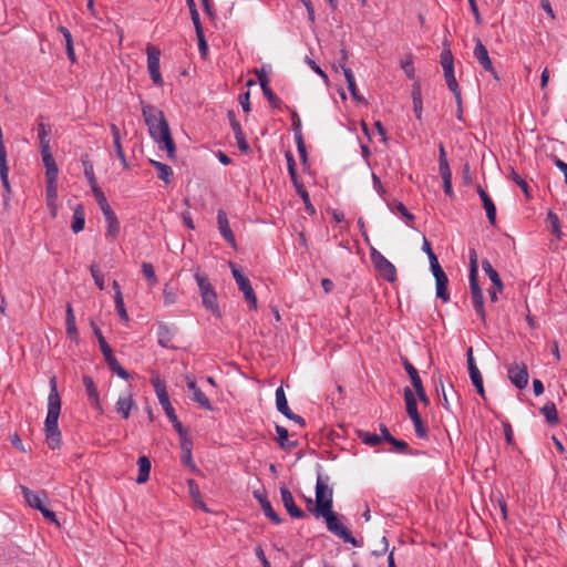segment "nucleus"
Masks as SVG:
<instances>
[{"label": "nucleus", "instance_id": "nucleus-48", "mask_svg": "<svg viewBox=\"0 0 567 567\" xmlns=\"http://www.w3.org/2000/svg\"><path fill=\"white\" fill-rule=\"evenodd\" d=\"M388 206L392 212L401 214L405 219H414V216L406 209V207L401 202L389 203Z\"/></svg>", "mask_w": 567, "mask_h": 567}, {"label": "nucleus", "instance_id": "nucleus-17", "mask_svg": "<svg viewBox=\"0 0 567 567\" xmlns=\"http://www.w3.org/2000/svg\"><path fill=\"white\" fill-rule=\"evenodd\" d=\"M102 213L107 224L106 237L115 238L120 233V223L115 213L111 207Z\"/></svg>", "mask_w": 567, "mask_h": 567}, {"label": "nucleus", "instance_id": "nucleus-41", "mask_svg": "<svg viewBox=\"0 0 567 567\" xmlns=\"http://www.w3.org/2000/svg\"><path fill=\"white\" fill-rule=\"evenodd\" d=\"M509 177L514 183L517 184V186L520 187L526 198L529 199L532 195L527 182L520 175H518L513 168L511 169Z\"/></svg>", "mask_w": 567, "mask_h": 567}, {"label": "nucleus", "instance_id": "nucleus-26", "mask_svg": "<svg viewBox=\"0 0 567 567\" xmlns=\"http://www.w3.org/2000/svg\"><path fill=\"white\" fill-rule=\"evenodd\" d=\"M150 163L157 171V176L159 179H162L165 184L172 183L173 169L171 166L154 159H151Z\"/></svg>", "mask_w": 567, "mask_h": 567}, {"label": "nucleus", "instance_id": "nucleus-52", "mask_svg": "<svg viewBox=\"0 0 567 567\" xmlns=\"http://www.w3.org/2000/svg\"><path fill=\"white\" fill-rule=\"evenodd\" d=\"M114 301L120 318L124 321H128V315L124 306L123 295L117 293V297H115Z\"/></svg>", "mask_w": 567, "mask_h": 567}, {"label": "nucleus", "instance_id": "nucleus-36", "mask_svg": "<svg viewBox=\"0 0 567 567\" xmlns=\"http://www.w3.org/2000/svg\"><path fill=\"white\" fill-rule=\"evenodd\" d=\"M109 369L117 374L120 378L127 380L130 379V373L120 364L118 360L115 358V355L111 357L110 359L105 360Z\"/></svg>", "mask_w": 567, "mask_h": 567}, {"label": "nucleus", "instance_id": "nucleus-11", "mask_svg": "<svg viewBox=\"0 0 567 567\" xmlns=\"http://www.w3.org/2000/svg\"><path fill=\"white\" fill-rule=\"evenodd\" d=\"M252 494H254V497L259 502L260 507H261L264 514L274 524H280L281 523V518L279 517V515L272 508L270 502L267 498V495L264 492L259 491V489L254 491Z\"/></svg>", "mask_w": 567, "mask_h": 567}, {"label": "nucleus", "instance_id": "nucleus-16", "mask_svg": "<svg viewBox=\"0 0 567 567\" xmlns=\"http://www.w3.org/2000/svg\"><path fill=\"white\" fill-rule=\"evenodd\" d=\"M474 56L485 71H492V61L488 51L480 39H477L475 43Z\"/></svg>", "mask_w": 567, "mask_h": 567}, {"label": "nucleus", "instance_id": "nucleus-55", "mask_svg": "<svg viewBox=\"0 0 567 567\" xmlns=\"http://www.w3.org/2000/svg\"><path fill=\"white\" fill-rule=\"evenodd\" d=\"M163 299H164V303L166 306L175 303V301L177 299L176 290L168 287V285H166L163 290Z\"/></svg>", "mask_w": 567, "mask_h": 567}, {"label": "nucleus", "instance_id": "nucleus-38", "mask_svg": "<svg viewBox=\"0 0 567 567\" xmlns=\"http://www.w3.org/2000/svg\"><path fill=\"white\" fill-rule=\"evenodd\" d=\"M82 164H83V167H84V175H85L90 186L92 187V186L97 185L96 178H95V175H94V171H93V164L89 159L87 155L82 156Z\"/></svg>", "mask_w": 567, "mask_h": 567}, {"label": "nucleus", "instance_id": "nucleus-60", "mask_svg": "<svg viewBox=\"0 0 567 567\" xmlns=\"http://www.w3.org/2000/svg\"><path fill=\"white\" fill-rule=\"evenodd\" d=\"M45 169H47L45 171L47 183L48 182L58 183L59 168H58L56 163L52 166L51 165L47 166Z\"/></svg>", "mask_w": 567, "mask_h": 567}, {"label": "nucleus", "instance_id": "nucleus-43", "mask_svg": "<svg viewBox=\"0 0 567 567\" xmlns=\"http://www.w3.org/2000/svg\"><path fill=\"white\" fill-rule=\"evenodd\" d=\"M470 378L472 380V383L476 388L477 393L485 399V390L483 385V378L478 369H475L473 372L470 373Z\"/></svg>", "mask_w": 567, "mask_h": 567}, {"label": "nucleus", "instance_id": "nucleus-20", "mask_svg": "<svg viewBox=\"0 0 567 567\" xmlns=\"http://www.w3.org/2000/svg\"><path fill=\"white\" fill-rule=\"evenodd\" d=\"M134 406L135 403L131 393L120 396L115 403L116 412L125 420L130 417L131 411Z\"/></svg>", "mask_w": 567, "mask_h": 567}, {"label": "nucleus", "instance_id": "nucleus-64", "mask_svg": "<svg viewBox=\"0 0 567 567\" xmlns=\"http://www.w3.org/2000/svg\"><path fill=\"white\" fill-rule=\"evenodd\" d=\"M427 257H429L430 267H431V270H432V272H433V274H435V272H439V271H442V270H443V269H442V267H441V265L439 264L437 257H436V255L434 254V251H433V252H431V254H429V255H427Z\"/></svg>", "mask_w": 567, "mask_h": 567}, {"label": "nucleus", "instance_id": "nucleus-24", "mask_svg": "<svg viewBox=\"0 0 567 567\" xmlns=\"http://www.w3.org/2000/svg\"><path fill=\"white\" fill-rule=\"evenodd\" d=\"M202 296V300H203V305L205 306V308L209 311H212L215 316L219 317L220 316V310H219V307H218V303H217V295L214 291H203V293H200Z\"/></svg>", "mask_w": 567, "mask_h": 567}, {"label": "nucleus", "instance_id": "nucleus-3", "mask_svg": "<svg viewBox=\"0 0 567 567\" xmlns=\"http://www.w3.org/2000/svg\"><path fill=\"white\" fill-rule=\"evenodd\" d=\"M50 393L48 396V414L44 421L47 442L50 449L56 450L61 445V432L58 421L61 413V398L58 392L56 378L50 379Z\"/></svg>", "mask_w": 567, "mask_h": 567}, {"label": "nucleus", "instance_id": "nucleus-62", "mask_svg": "<svg viewBox=\"0 0 567 567\" xmlns=\"http://www.w3.org/2000/svg\"><path fill=\"white\" fill-rule=\"evenodd\" d=\"M470 289L471 295H477L483 292L478 285L477 274H470Z\"/></svg>", "mask_w": 567, "mask_h": 567}, {"label": "nucleus", "instance_id": "nucleus-1", "mask_svg": "<svg viewBox=\"0 0 567 567\" xmlns=\"http://www.w3.org/2000/svg\"><path fill=\"white\" fill-rule=\"evenodd\" d=\"M329 476L318 475L316 482V505L309 511L316 517H323L327 529L341 538L344 543L359 547L360 543L352 536L350 530L340 522L337 513L333 512V491L328 485Z\"/></svg>", "mask_w": 567, "mask_h": 567}, {"label": "nucleus", "instance_id": "nucleus-31", "mask_svg": "<svg viewBox=\"0 0 567 567\" xmlns=\"http://www.w3.org/2000/svg\"><path fill=\"white\" fill-rule=\"evenodd\" d=\"M84 225H85L84 208L82 205H78L73 212L71 228L75 234H78L81 230H83Z\"/></svg>", "mask_w": 567, "mask_h": 567}, {"label": "nucleus", "instance_id": "nucleus-25", "mask_svg": "<svg viewBox=\"0 0 567 567\" xmlns=\"http://www.w3.org/2000/svg\"><path fill=\"white\" fill-rule=\"evenodd\" d=\"M189 391L193 394V401H195L200 408H203L207 411L213 410V405H212L209 399L197 386V383H192Z\"/></svg>", "mask_w": 567, "mask_h": 567}, {"label": "nucleus", "instance_id": "nucleus-4", "mask_svg": "<svg viewBox=\"0 0 567 567\" xmlns=\"http://www.w3.org/2000/svg\"><path fill=\"white\" fill-rule=\"evenodd\" d=\"M151 382L155 389V392H156V395H157V399H158L161 405L163 406L169 421L173 423L176 432H182V429H184V427H183L182 423L179 422V420L177 419V415L175 414V411L169 402L165 382L163 380H161L158 375L153 377L151 379Z\"/></svg>", "mask_w": 567, "mask_h": 567}, {"label": "nucleus", "instance_id": "nucleus-35", "mask_svg": "<svg viewBox=\"0 0 567 567\" xmlns=\"http://www.w3.org/2000/svg\"><path fill=\"white\" fill-rule=\"evenodd\" d=\"M276 406L277 410L285 416L288 415L289 412H291L282 386H279L276 390Z\"/></svg>", "mask_w": 567, "mask_h": 567}, {"label": "nucleus", "instance_id": "nucleus-33", "mask_svg": "<svg viewBox=\"0 0 567 567\" xmlns=\"http://www.w3.org/2000/svg\"><path fill=\"white\" fill-rule=\"evenodd\" d=\"M59 31L62 33V35L65 40V49H66L68 58L70 59V61L72 63H74L76 61V58H75V52H74V48H73L72 34L65 27H62V25L59 27Z\"/></svg>", "mask_w": 567, "mask_h": 567}, {"label": "nucleus", "instance_id": "nucleus-47", "mask_svg": "<svg viewBox=\"0 0 567 567\" xmlns=\"http://www.w3.org/2000/svg\"><path fill=\"white\" fill-rule=\"evenodd\" d=\"M286 159H287L288 172H289V176L291 178V182H292L293 185H297V184H299V181H298V175H297V169H296V162H295L293 155L290 152H287L286 153Z\"/></svg>", "mask_w": 567, "mask_h": 567}, {"label": "nucleus", "instance_id": "nucleus-54", "mask_svg": "<svg viewBox=\"0 0 567 567\" xmlns=\"http://www.w3.org/2000/svg\"><path fill=\"white\" fill-rule=\"evenodd\" d=\"M91 275L95 281V285L99 287L100 290L104 289V277L100 272V269L96 264H92L90 267Z\"/></svg>", "mask_w": 567, "mask_h": 567}, {"label": "nucleus", "instance_id": "nucleus-50", "mask_svg": "<svg viewBox=\"0 0 567 567\" xmlns=\"http://www.w3.org/2000/svg\"><path fill=\"white\" fill-rule=\"evenodd\" d=\"M142 272L148 280L150 285L154 286L157 282V277L155 275V270L152 264L143 262Z\"/></svg>", "mask_w": 567, "mask_h": 567}, {"label": "nucleus", "instance_id": "nucleus-53", "mask_svg": "<svg viewBox=\"0 0 567 567\" xmlns=\"http://www.w3.org/2000/svg\"><path fill=\"white\" fill-rule=\"evenodd\" d=\"M45 199L49 202H58V183L48 182L45 187Z\"/></svg>", "mask_w": 567, "mask_h": 567}, {"label": "nucleus", "instance_id": "nucleus-5", "mask_svg": "<svg viewBox=\"0 0 567 567\" xmlns=\"http://www.w3.org/2000/svg\"><path fill=\"white\" fill-rule=\"evenodd\" d=\"M371 261L380 276L389 282L396 280V268L374 247H370Z\"/></svg>", "mask_w": 567, "mask_h": 567}, {"label": "nucleus", "instance_id": "nucleus-9", "mask_svg": "<svg viewBox=\"0 0 567 567\" xmlns=\"http://www.w3.org/2000/svg\"><path fill=\"white\" fill-rule=\"evenodd\" d=\"M280 495L284 507L292 518L300 519L306 516L305 512L296 505L291 492L286 486L280 487Z\"/></svg>", "mask_w": 567, "mask_h": 567}, {"label": "nucleus", "instance_id": "nucleus-40", "mask_svg": "<svg viewBox=\"0 0 567 567\" xmlns=\"http://www.w3.org/2000/svg\"><path fill=\"white\" fill-rule=\"evenodd\" d=\"M547 220L550 223L551 226V233L556 236V238L559 240L563 236L561 233V226L558 216L549 210L547 213Z\"/></svg>", "mask_w": 567, "mask_h": 567}, {"label": "nucleus", "instance_id": "nucleus-32", "mask_svg": "<svg viewBox=\"0 0 567 567\" xmlns=\"http://www.w3.org/2000/svg\"><path fill=\"white\" fill-rule=\"evenodd\" d=\"M158 343L163 348H168L173 339V331L166 324H158L157 327Z\"/></svg>", "mask_w": 567, "mask_h": 567}, {"label": "nucleus", "instance_id": "nucleus-8", "mask_svg": "<svg viewBox=\"0 0 567 567\" xmlns=\"http://www.w3.org/2000/svg\"><path fill=\"white\" fill-rule=\"evenodd\" d=\"M508 378L511 382L518 389H524L528 383V371L525 364L514 363L508 368Z\"/></svg>", "mask_w": 567, "mask_h": 567}, {"label": "nucleus", "instance_id": "nucleus-14", "mask_svg": "<svg viewBox=\"0 0 567 567\" xmlns=\"http://www.w3.org/2000/svg\"><path fill=\"white\" fill-rule=\"evenodd\" d=\"M0 179L6 192L3 196V206L8 208L11 195V186L9 183V166L7 163V156L0 157Z\"/></svg>", "mask_w": 567, "mask_h": 567}, {"label": "nucleus", "instance_id": "nucleus-28", "mask_svg": "<svg viewBox=\"0 0 567 567\" xmlns=\"http://www.w3.org/2000/svg\"><path fill=\"white\" fill-rule=\"evenodd\" d=\"M404 401L406 405V413L411 419L420 415L417 411L416 398L409 386L404 389Z\"/></svg>", "mask_w": 567, "mask_h": 567}, {"label": "nucleus", "instance_id": "nucleus-44", "mask_svg": "<svg viewBox=\"0 0 567 567\" xmlns=\"http://www.w3.org/2000/svg\"><path fill=\"white\" fill-rule=\"evenodd\" d=\"M298 195H300V197L302 198L303 203H305V206H306V209L310 213V214H315L316 213V209L315 207L312 206L311 202H310V198H309V194L308 192L306 190V188L303 187V185L301 183L297 184V185H293Z\"/></svg>", "mask_w": 567, "mask_h": 567}, {"label": "nucleus", "instance_id": "nucleus-56", "mask_svg": "<svg viewBox=\"0 0 567 567\" xmlns=\"http://www.w3.org/2000/svg\"><path fill=\"white\" fill-rule=\"evenodd\" d=\"M195 279L199 287L200 293H203V291H214V288L212 287L207 277L202 276L200 274H196Z\"/></svg>", "mask_w": 567, "mask_h": 567}, {"label": "nucleus", "instance_id": "nucleus-30", "mask_svg": "<svg viewBox=\"0 0 567 567\" xmlns=\"http://www.w3.org/2000/svg\"><path fill=\"white\" fill-rule=\"evenodd\" d=\"M187 485H188V491H189V494H190L194 503L200 509H203L204 512L208 513L209 509L207 508L206 504L203 502L202 494H200V491H199V487H198L197 483L194 480L190 478V480L187 481Z\"/></svg>", "mask_w": 567, "mask_h": 567}, {"label": "nucleus", "instance_id": "nucleus-58", "mask_svg": "<svg viewBox=\"0 0 567 567\" xmlns=\"http://www.w3.org/2000/svg\"><path fill=\"white\" fill-rule=\"evenodd\" d=\"M444 78H445L447 87L450 89L451 92H455L456 90H460L457 81H456L455 75H454V70L453 71H445L444 72Z\"/></svg>", "mask_w": 567, "mask_h": 567}, {"label": "nucleus", "instance_id": "nucleus-27", "mask_svg": "<svg viewBox=\"0 0 567 567\" xmlns=\"http://www.w3.org/2000/svg\"><path fill=\"white\" fill-rule=\"evenodd\" d=\"M276 432L278 434L277 442L282 450L291 451L297 446V441L288 440V430L286 427L276 425Z\"/></svg>", "mask_w": 567, "mask_h": 567}, {"label": "nucleus", "instance_id": "nucleus-12", "mask_svg": "<svg viewBox=\"0 0 567 567\" xmlns=\"http://www.w3.org/2000/svg\"><path fill=\"white\" fill-rule=\"evenodd\" d=\"M181 437V449L183 452V462L185 465L189 466L192 470L196 468V465L193 462L192 457V449H193V441L187 435V432L185 429H182V432H177Z\"/></svg>", "mask_w": 567, "mask_h": 567}, {"label": "nucleus", "instance_id": "nucleus-19", "mask_svg": "<svg viewBox=\"0 0 567 567\" xmlns=\"http://www.w3.org/2000/svg\"><path fill=\"white\" fill-rule=\"evenodd\" d=\"M477 193L483 202L484 208L486 210V216L491 225H495L496 223V207L488 196V194L478 185Z\"/></svg>", "mask_w": 567, "mask_h": 567}, {"label": "nucleus", "instance_id": "nucleus-29", "mask_svg": "<svg viewBox=\"0 0 567 567\" xmlns=\"http://www.w3.org/2000/svg\"><path fill=\"white\" fill-rule=\"evenodd\" d=\"M344 78L352 99L359 103L367 104L365 99L358 93L355 79L351 70H344Z\"/></svg>", "mask_w": 567, "mask_h": 567}, {"label": "nucleus", "instance_id": "nucleus-2", "mask_svg": "<svg viewBox=\"0 0 567 567\" xmlns=\"http://www.w3.org/2000/svg\"><path fill=\"white\" fill-rule=\"evenodd\" d=\"M142 115L148 127L151 137L158 144V147L167 152L169 159L176 158V147L173 141L169 125L164 113L156 106L141 101Z\"/></svg>", "mask_w": 567, "mask_h": 567}, {"label": "nucleus", "instance_id": "nucleus-46", "mask_svg": "<svg viewBox=\"0 0 567 567\" xmlns=\"http://www.w3.org/2000/svg\"><path fill=\"white\" fill-rule=\"evenodd\" d=\"M261 90L268 102L272 107H279L280 106V99L271 91L269 85H266L265 81H261Z\"/></svg>", "mask_w": 567, "mask_h": 567}, {"label": "nucleus", "instance_id": "nucleus-42", "mask_svg": "<svg viewBox=\"0 0 567 567\" xmlns=\"http://www.w3.org/2000/svg\"><path fill=\"white\" fill-rule=\"evenodd\" d=\"M471 296H472L473 306H474V309H475L476 313L481 317V319L483 321H485L486 312H485V309H484L483 292L477 293V295H471Z\"/></svg>", "mask_w": 567, "mask_h": 567}, {"label": "nucleus", "instance_id": "nucleus-34", "mask_svg": "<svg viewBox=\"0 0 567 567\" xmlns=\"http://www.w3.org/2000/svg\"><path fill=\"white\" fill-rule=\"evenodd\" d=\"M540 412L544 414L546 421L550 425H555L558 423V413L554 402H547L542 409Z\"/></svg>", "mask_w": 567, "mask_h": 567}, {"label": "nucleus", "instance_id": "nucleus-37", "mask_svg": "<svg viewBox=\"0 0 567 567\" xmlns=\"http://www.w3.org/2000/svg\"><path fill=\"white\" fill-rule=\"evenodd\" d=\"M358 437L369 446H377L382 442V437L378 434L362 430L358 431Z\"/></svg>", "mask_w": 567, "mask_h": 567}, {"label": "nucleus", "instance_id": "nucleus-63", "mask_svg": "<svg viewBox=\"0 0 567 567\" xmlns=\"http://www.w3.org/2000/svg\"><path fill=\"white\" fill-rule=\"evenodd\" d=\"M306 62L318 75H320L326 82H328V75L313 60L306 56Z\"/></svg>", "mask_w": 567, "mask_h": 567}, {"label": "nucleus", "instance_id": "nucleus-45", "mask_svg": "<svg viewBox=\"0 0 567 567\" xmlns=\"http://www.w3.org/2000/svg\"><path fill=\"white\" fill-rule=\"evenodd\" d=\"M91 189L102 212L111 207L99 185L92 186Z\"/></svg>", "mask_w": 567, "mask_h": 567}, {"label": "nucleus", "instance_id": "nucleus-39", "mask_svg": "<svg viewBox=\"0 0 567 567\" xmlns=\"http://www.w3.org/2000/svg\"><path fill=\"white\" fill-rule=\"evenodd\" d=\"M234 134H235V137H236V141H237V144H238V147L241 152H248L249 151V145L246 141V137H245V134L241 130V126L240 124H234Z\"/></svg>", "mask_w": 567, "mask_h": 567}, {"label": "nucleus", "instance_id": "nucleus-51", "mask_svg": "<svg viewBox=\"0 0 567 567\" xmlns=\"http://www.w3.org/2000/svg\"><path fill=\"white\" fill-rule=\"evenodd\" d=\"M413 424H414V429H415V433L417 435V437L420 439H424L427 436V429L426 426L424 425L422 419H421V415H417V416H414L411 419Z\"/></svg>", "mask_w": 567, "mask_h": 567}, {"label": "nucleus", "instance_id": "nucleus-18", "mask_svg": "<svg viewBox=\"0 0 567 567\" xmlns=\"http://www.w3.org/2000/svg\"><path fill=\"white\" fill-rule=\"evenodd\" d=\"M239 290L244 293L245 300L249 303L250 309L256 310L258 307L257 297L250 285L249 279H245L237 282Z\"/></svg>", "mask_w": 567, "mask_h": 567}, {"label": "nucleus", "instance_id": "nucleus-10", "mask_svg": "<svg viewBox=\"0 0 567 567\" xmlns=\"http://www.w3.org/2000/svg\"><path fill=\"white\" fill-rule=\"evenodd\" d=\"M217 224H218V229H219L221 236L224 237V239L233 248H237V244H236V239H235L234 233H233V230L229 227V221H228L227 215H226V213L223 209H219L217 212Z\"/></svg>", "mask_w": 567, "mask_h": 567}, {"label": "nucleus", "instance_id": "nucleus-15", "mask_svg": "<svg viewBox=\"0 0 567 567\" xmlns=\"http://www.w3.org/2000/svg\"><path fill=\"white\" fill-rule=\"evenodd\" d=\"M433 276L436 285V297L443 302H447L450 300V295L447 292L449 278L446 274L442 270L433 274Z\"/></svg>", "mask_w": 567, "mask_h": 567}, {"label": "nucleus", "instance_id": "nucleus-61", "mask_svg": "<svg viewBox=\"0 0 567 567\" xmlns=\"http://www.w3.org/2000/svg\"><path fill=\"white\" fill-rule=\"evenodd\" d=\"M99 344H100V349L103 353L104 360H107L114 355L111 347L109 346V343L106 342L104 337L100 338Z\"/></svg>", "mask_w": 567, "mask_h": 567}, {"label": "nucleus", "instance_id": "nucleus-22", "mask_svg": "<svg viewBox=\"0 0 567 567\" xmlns=\"http://www.w3.org/2000/svg\"><path fill=\"white\" fill-rule=\"evenodd\" d=\"M138 476L136 478L137 484H144L150 478L151 473V461L147 456H140L137 460Z\"/></svg>", "mask_w": 567, "mask_h": 567}, {"label": "nucleus", "instance_id": "nucleus-49", "mask_svg": "<svg viewBox=\"0 0 567 567\" xmlns=\"http://www.w3.org/2000/svg\"><path fill=\"white\" fill-rule=\"evenodd\" d=\"M441 64L443 68V71H453L454 70V62H453V55L450 50H444L441 54Z\"/></svg>", "mask_w": 567, "mask_h": 567}, {"label": "nucleus", "instance_id": "nucleus-57", "mask_svg": "<svg viewBox=\"0 0 567 567\" xmlns=\"http://www.w3.org/2000/svg\"><path fill=\"white\" fill-rule=\"evenodd\" d=\"M388 443L400 453H406L409 451L408 443L405 441L398 440L394 436H390V439H388Z\"/></svg>", "mask_w": 567, "mask_h": 567}, {"label": "nucleus", "instance_id": "nucleus-23", "mask_svg": "<svg viewBox=\"0 0 567 567\" xmlns=\"http://www.w3.org/2000/svg\"><path fill=\"white\" fill-rule=\"evenodd\" d=\"M51 134V125L44 122L42 115L38 118V137L40 147L50 146L49 135Z\"/></svg>", "mask_w": 567, "mask_h": 567}, {"label": "nucleus", "instance_id": "nucleus-59", "mask_svg": "<svg viewBox=\"0 0 567 567\" xmlns=\"http://www.w3.org/2000/svg\"><path fill=\"white\" fill-rule=\"evenodd\" d=\"M41 150V155H42V161H43V164L44 166H52L55 164V161L52 156V153H51V147L50 146H45V147H40Z\"/></svg>", "mask_w": 567, "mask_h": 567}, {"label": "nucleus", "instance_id": "nucleus-7", "mask_svg": "<svg viewBox=\"0 0 567 567\" xmlns=\"http://www.w3.org/2000/svg\"><path fill=\"white\" fill-rule=\"evenodd\" d=\"M482 268L484 272L488 276L491 284L493 285L487 291L489 295V299L492 302H496L498 300L497 293L504 290V284L498 275V272L493 268L492 264L484 259L482 261Z\"/></svg>", "mask_w": 567, "mask_h": 567}, {"label": "nucleus", "instance_id": "nucleus-21", "mask_svg": "<svg viewBox=\"0 0 567 567\" xmlns=\"http://www.w3.org/2000/svg\"><path fill=\"white\" fill-rule=\"evenodd\" d=\"M83 384L85 386L86 394H87L89 399L91 400L92 404L99 411L102 412V406H101V401H100L99 392H97V389H96V385H95L93 379L90 375H84L83 377Z\"/></svg>", "mask_w": 567, "mask_h": 567}, {"label": "nucleus", "instance_id": "nucleus-13", "mask_svg": "<svg viewBox=\"0 0 567 567\" xmlns=\"http://www.w3.org/2000/svg\"><path fill=\"white\" fill-rule=\"evenodd\" d=\"M20 488H21V492L23 494L25 502L28 503V505L30 507L35 508L38 511H40V508L44 507V499H47V494L44 492L39 494V493L31 491L30 488H28L24 485H21Z\"/></svg>", "mask_w": 567, "mask_h": 567}, {"label": "nucleus", "instance_id": "nucleus-6", "mask_svg": "<svg viewBox=\"0 0 567 567\" xmlns=\"http://www.w3.org/2000/svg\"><path fill=\"white\" fill-rule=\"evenodd\" d=\"M146 52H147V70L151 75V79L153 80L155 85L162 86L163 80H162V75L159 72L161 51L156 47L148 44L146 48Z\"/></svg>", "mask_w": 567, "mask_h": 567}]
</instances>
